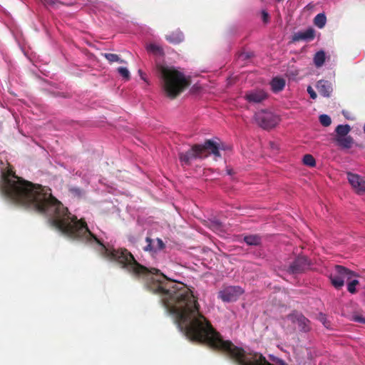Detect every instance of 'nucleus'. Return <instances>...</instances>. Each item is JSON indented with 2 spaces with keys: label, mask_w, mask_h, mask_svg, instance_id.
I'll use <instances>...</instances> for the list:
<instances>
[{
  "label": "nucleus",
  "mask_w": 365,
  "mask_h": 365,
  "mask_svg": "<svg viewBox=\"0 0 365 365\" xmlns=\"http://www.w3.org/2000/svg\"><path fill=\"white\" fill-rule=\"evenodd\" d=\"M325 58H326V56H325L324 51H319L317 52L314 57V65L317 68L322 66L325 62Z\"/></svg>",
  "instance_id": "obj_18"
},
{
  "label": "nucleus",
  "mask_w": 365,
  "mask_h": 365,
  "mask_svg": "<svg viewBox=\"0 0 365 365\" xmlns=\"http://www.w3.org/2000/svg\"><path fill=\"white\" fill-rule=\"evenodd\" d=\"M156 68L162 80L163 91L171 99L178 96L190 84V78L173 66L158 64Z\"/></svg>",
  "instance_id": "obj_1"
},
{
  "label": "nucleus",
  "mask_w": 365,
  "mask_h": 365,
  "mask_svg": "<svg viewBox=\"0 0 365 365\" xmlns=\"http://www.w3.org/2000/svg\"><path fill=\"white\" fill-rule=\"evenodd\" d=\"M315 37V31L312 28H309L305 31L294 33L292 36L293 41H310Z\"/></svg>",
  "instance_id": "obj_11"
},
{
  "label": "nucleus",
  "mask_w": 365,
  "mask_h": 365,
  "mask_svg": "<svg viewBox=\"0 0 365 365\" xmlns=\"http://www.w3.org/2000/svg\"><path fill=\"white\" fill-rule=\"evenodd\" d=\"M317 319L323 324L325 327L328 328L330 326V322L327 320V316L324 314L319 313Z\"/></svg>",
  "instance_id": "obj_26"
},
{
  "label": "nucleus",
  "mask_w": 365,
  "mask_h": 365,
  "mask_svg": "<svg viewBox=\"0 0 365 365\" xmlns=\"http://www.w3.org/2000/svg\"><path fill=\"white\" fill-rule=\"evenodd\" d=\"M147 245L144 247V250L150 252H157L165 248V244L160 238L155 240H152L150 237H147L145 239Z\"/></svg>",
  "instance_id": "obj_10"
},
{
  "label": "nucleus",
  "mask_w": 365,
  "mask_h": 365,
  "mask_svg": "<svg viewBox=\"0 0 365 365\" xmlns=\"http://www.w3.org/2000/svg\"><path fill=\"white\" fill-rule=\"evenodd\" d=\"M307 92L309 94L311 98H312V99L317 98V93L311 86H308Z\"/></svg>",
  "instance_id": "obj_27"
},
{
  "label": "nucleus",
  "mask_w": 365,
  "mask_h": 365,
  "mask_svg": "<svg viewBox=\"0 0 365 365\" xmlns=\"http://www.w3.org/2000/svg\"><path fill=\"white\" fill-rule=\"evenodd\" d=\"M364 132L365 133V124H364Z\"/></svg>",
  "instance_id": "obj_33"
},
{
  "label": "nucleus",
  "mask_w": 365,
  "mask_h": 365,
  "mask_svg": "<svg viewBox=\"0 0 365 365\" xmlns=\"http://www.w3.org/2000/svg\"><path fill=\"white\" fill-rule=\"evenodd\" d=\"M210 155L220 157L219 145L212 140H206L203 144H195L186 152L178 155L182 165H190L193 160L204 159Z\"/></svg>",
  "instance_id": "obj_2"
},
{
  "label": "nucleus",
  "mask_w": 365,
  "mask_h": 365,
  "mask_svg": "<svg viewBox=\"0 0 365 365\" xmlns=\"http://www.w3.org/2000/svg\"><path fill=\"white\" fill-rule=\"evenodd\" d=\"M267 93L263 90L252 91L246 93L245 98L249 103H259L265 100Z\"/></svg>",
  "instance_id": "obj_9"
},
{
  "label": "nucleus",
  "mask_w": 365,
  "mask_h": 365,
  "mask_svg": "<svg viewBox=\"0 0 365 365\" xmlns=\"http://www.w3.org/2000/svg\"><path fill=\"white\" fill-rule=\"evenodd\" d=\"M347 178L349 183L352 187L359 194H363L365 192V180L361 178L359 175L349 173Z\"/></svg>",
  "instance_id": "obj_8"
},
{
  "label": "nucleus",
  "mask_w": 365,
  "mask_h": 365,
  "mask_svg": "<svg viewBox=\"0 0 365 365\" xmlns=\"http://www.w3.org/2000/svg\"><path fill=\"white\" fill-rule=\"evenodd\" d=\"M312 261L304 255L297 257L287 268V272L291 274H298L311 269Z\"/></svg>",
  "instance_id": "obj_4"
},
{
  "label": "nucleus",
  "mask_w": 365,
  "mask_h": 365,
  "mask_svg": "<svg viewBox=\"0 0 365 365\" xmlns=\"http://www.w3.org/2000/svg\"><path fill=\"white\" fill-rule=\"evenodd\" d=\"M356 322H361L363 324H365V318L362 317L357 316L354 318Z\"/></svg>",
  "instance_id": "obj_28"
},
{
  "label": "nucleus",
  "mask_w": 365,
  "mask_h": 365,
  "mask_svg": "<svg viewBox=\"0 0 365 365\" xmlns=\"http://www.w3.org/2000/svg\"><path fill=\"white\" fill-rule=\"evenodd\" d=\"M118 72L119 74L123 77L125 80H129L130 78V72L125 67H119L118 68Z\"/></svg>",
  "instance_id": "obj_25"
},
{
  "label": "nucleus",
  "mask_w": 365,
  "mask_h": 365,
  "mask_svg": "<svg viewBox=\"0 0 365 365\" xmlns=\"http://www.w3.org/2000/svg\"><path fill=\"white\" fill-rule=\"evenodd\" d=\"M165 39L170 43L178 44L183 41L184 36L182 31H180L179 29H177L166 35Z\"/></svg>",
  "instance_id": "obj_14"
},
{
  "label": "nucleus",
  "mask_w": 365,
  "mask_h": 365,
  "mask_svg": "<svg viewBox=\"0 0 365 365\" xmlns=\"http://www.w3.org/2000/svg\"><path fill=\"white\" fill-rule=\"evenodd\" d=\"M47 4L51 6H53L56 4V0H49L47 1Z\"/></svg>",
  "instance_id": "obj_31"
},
{
  "label": "nucleus",
  "mask_w": 365,
  "mask_h": 365,
  "mask_svg": "<svg viewBox=\"0 0 365 365\" xmlns=\"http://www.w3.org/2000/svg\"><path fill=\"white\" fill-rule=\"evenodd\" d=\"M102 56H104L106 60L108 61L109 63H114V62H118L120 63H125V61L121 59L118 55L117 54H115V53H102Z\"/></svg>",
  "instance_id": "obj_20"
},
{
  "label": "nucleus",
  "mask_w": 365,
  "mask_h": 365,
  "mask_svg": "<svg viewBox=\"0 0 365 365\" xmlns=\"http://www.w3.org/2000/svg\"><path fill=\"white\" fill-rule=\"evenodd\" d=\"M227 173L228 175H232V170L231 169H227Z\"/></svg>",
  "instance_id": "obj_32"
},
{
  "label": "nucleus",
  "mask_w": 365,
  "mask_h": 365,
  "mask_svg": "<svg viewBox=\"0 0 365 365\" xmlns=\"http://www.w3.org/2000/svg\"><path fill=\"white\" fill-rule=\"evenodd\" d=\"M317 88L319 93L324 97H329L333 91L331 83L326 80L319 81Z\"/></svg>",
  "instance_id": "obj_12"
},
{
  "label": "nucleus",
  "mask_w": 365,
  "mask_h": 365,
  "mask_svg": "<svg viewBox=\"0 0 365 365\" xmlns=\"http://www.w3.org/2000/svg\"><path fill=\"white\" fill-rule=\"evenodd\" d=\"M257 123L264 129H271L279 123V117L272 112L261 110L255 115Z\"/></svg>",
  "instance_id": "obj_5"
},
{
  "label": "nucleus",
  "mask_w": 365,
  "mask_h": 365,
  "mask_svg": "<svg viewBox=\"0 0 365 365\" xmlns=\"http://www.w3.org/2000/svg\"><path fill=\"white\" fill-rule=\"evenodd\" d=\"M250 56H250V55H249L248 53H242V54L240 55V57H242V58H245H245H250Z\"/></svg>",
  "instance_id": "obj_30"
},
{
  "label": "nucleus",
  "mask_w": 365,
  "mask_h": 365,
  "mask_svg": "<svg viewBox=\"0 0 365 365\" xmlns=\"http://www.w3.org/2000/svg\"><path fill=\"white\" fill-rule=\"evenodd\" d=\"M244 241L252 246H257L261 244L262 238L258 235H250L244 237Z\"/></svg>",
  "instance_id": "obj_16"
},
{
  "label": "nucleus",
  "mask_w": 365,
  "mask_h": 365,
  "mask_svg": "<svg viewBox=\"0 0 365 365\" xmlns=\"http://www.w3.org/2000/svg\"><path fill=\"white\" fill-rule=\"evenodd\" d=\"M285 86V81L283 78H274L272 81H271V87L272 90L274 93H277L279 91H281L284 89Z\"/></svg>",
  "instance_id": "obj_15"
},
{
  "label": "nucleus",
  "mask_w": 365,
  "mask_h": 365,
  "mask_svg": "<svg viewBox=\"0 0 365 365\" xmlns=\"http://www.w3.org/2000/svg\"><path fill=\"white\" fill-rule=\"evenodd\" d=\"M326 22L327 17L323 13L318 14L314 19V25L319 29L324 28Z\"/></svg>",
  "instance_id": "obj_19"
},
{
  "label": "nucleus",
  "mask_w": 365,
  "mask_h": 365,
  "mask_svg": "<svg viewBox=\"0 0 365 365\" xmlns=\"http://www.w3.org/2000/svg\"><path fill=\"white\" fill-rule=\"evenodd\" d=\"M262 17H263V21L266 22L269 18V15L266 11H263Z\"/></svg>",
  "instance_id": "obj_29"
},
{
  "label": "nucleus",
  "mask_w": 365,
  "mask_h": 365,
  "mask_svg": "<svg viewBox=\"0 0 365 365\" xmlns=\"http://www.w3.org/2000/svg\"><path fill=\"white\" fill-rule=\"evenodd\" d=\"M319 122L322 125L327 127L331 125V119L328 115L322 114L319 116Z\"/></svg>",
  "instance_id": "obj_23"
},
{
  "label": "nucleus",
  "mask_w": 365,
  "mask_h": 365,
  "mask_svg": "<svg viewBox=\"0 0 365 365\" xmlns=\"http://www.w3.org/2000/svg\"><path fill=\"white\" fill-rule=\"evenodd\" d=\"M359 284V282L356 279L350 281L347 284V290L351 294H355L356 292V286Z\"/></svg>",
  "instance_id": "obj_24"
},
{
  "label": "nucleus",
  "mask_w": 365,
  "mask_h": 365,
  "mask_svg": "<svg viewBox=\"0 0 365 365\" xmlns=\"http://www.w3.org/2000/svg\"><path fill=\"white\" fill-rule=\"evenodd\" d=\"M287 319L293 324H297L301 331L308 332L311 330L310 321L302 314L293 312L287 316Z\"/></svg>",
  "instance_id": "obj_7"
},
{
  "label": "nucleus",
  "mask_w": 365,
  "mask_h": 365,
  "mask_svg": "<svg viewBox=\"0 0 365 365\" xmlns=\"http://www.w3.org/2000/svg\"><path fill=\"white\" fill-rule=\"evenodd\" d=\"M147 49L148 51L153 52L155 54L161 55L163 53L162 48L153 43H151L149 46H148Z\"/></svg>",
  "instance_id": "obj_22"
},
{
  "label": "nucleus",
  "mask_w": 365,
  "mask_h": 365,
  "mask_svg": "<svg viewBox=\"0 0 365 365\" xmlns=\"http://www.w3.org/2000/svg\"><path fill=\"white\" fill-rule=\"evenodd\" d=\"M334 270L335 273L330 275V279L331 284L338 289L344 286L345 280L349 281L356 275L354 272L341 265H336Z\"/></svg>",
  "instance_id": "obj_3"
},
{
  "label": "nucleus",
  "mask_w": 365,
  "mask_h": 365,
  "mask_svg": "<svg viewBox=\"0 0 365 365\" xmlns=\"http://www.w3.org/2000/svg\"><path fill=\"white\" fill-rule=\"evenodd\" d=\"M303 163L304 165L309 167H314L316 165V160L310 154H306L304 156Z\"/></svg>",
  "instance_id": "obj_21"
},
{
  "label": "nucleus",
  "mask_w": 365,
  "mask_h": 365,
  "mask_svg": "<svg viewBox=\"0 0 365 365\" xmlns=\"http://www.w3.org/2000/svg\"><path fill=\"white\" fill-rule=\"evenodd\" d=\"M351 128L349 125H339L336 129V136L334 138H339L342 136H348V133L350 132Z\"/></svg>",
  "instance_id": "obj_17"
},
{
  "label": "nucleus",
  "mask_w": 365,
  "mask_h": 365,
  "mask_svg": "<svg viewBox=\"0 0 365 365\" xmlns=\"http://www.w3.org/2000/svg\"><path fill=\"white\" fill-rule=\"evenodd\" d=\"M243 293V289L239 286H230L219 292V297L226 302H235Z\"/></svg>",
  "instance_id": "obj_6"
},
{
  "label": "nucleus",
  "mask_w": 365,
  "mask_h": 365,
  "mask_svg": "<svg viewBox=\"0 0 365 365\" xmlns=\"http://www.w3.org/2000/svg\"><path fill=\"white\" fill-rule=\"evenodd\" d=\"M333 140L341 149H350L354 144V138L350 135L334 138Z\"/></svg>",
  "instance_id": "obj_13"
}]
</instances>
